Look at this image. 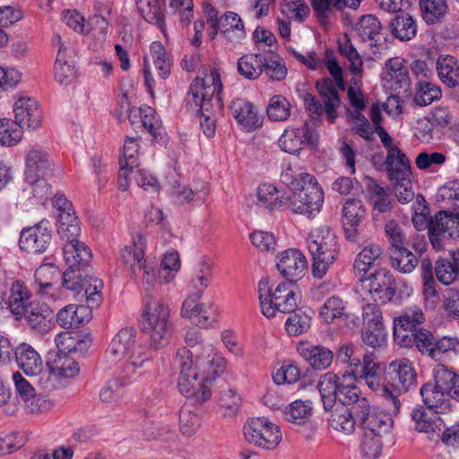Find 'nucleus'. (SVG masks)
I'll list each match as a JSON object with an SVG mask.
<instances>
[{"label": "nucleus", "instance_id": "obj_29", "mask_svg": "<svg viewBox=\"0 0 459 459\" xmlns=\"http://www.w3.org/2000/svg\"><path fill=\"white\" fill-rule=\"evenodd\" d=\"M67 243L63 247V255L68 268L81 270L91 260V249L82 242L74 239H65Z\"/></svg>", "mask_w": 459, "mask_h": 459}, {"label": "nucleus", "instance_id": "obj_45", "mask_svg": "<svg viewBox=\"0 0 459 459\" xmlns=\"http://www.w3.org/2000/svg\"><path fill=\"white\" fill-rule=\"evenodd\" d=\"M128 377L117 376L109 379L100 391V399L102 403H117L124 394V389L128 385Z\"/></svg>", "mask_w": 459, "mask_h": 459}, {"label": "nucleus", "instance_id": "obj_31", "mask_svg": "<svg viewBox=\"0 0 459 459\" xmlns=\"http://www.w3.org/2000/svg\"><path fill=\"white\" fill-rule=\"evenodd\" d=\"M299 351L309 365L317 370L330 367L333 359V352L322 345L301 344Z\"/></svg>", "mask_w": 459, "mask_h": 459}, {"label": "nucleus", "instance_id": "obj_9", "mask_svg": "<svg viewBox=\"0 0 459 459\" xmlns=\"http://www.w3.org/2000/svg\"><path fill=\"white\" fill-rule=\"evenodd\" d=\"M379 365L376 361L374 355H366L364 357V366L361 372H357L356 378L365 380L366 385L373 391H379L383 396L389 411L393 415H398L401 411L402 400L399 398V392L394 386L384 385L377 374Z\"/></svg>", "mask_w": 459, "mask_h": 459}, {"label": "nucleus", "instance_id": "obj_39", "mask_svg": "<svg viewBox=\"0 0 459 459\" xmlns=\"http://www.w3.org/2000/svg\"><path fill=\"white\" fill-rule=\"evenodd\" d=\"M440 80L450 88L458 85L459 63L452 56H440L437 61Z\"/></svg>", "mask_w": 459, "mask_h": 459}, {"label": "nucleus", "instance_id": "obj_16", "mask_svg": "<svg viewBox=\"0 0 459 459\" xmlns=\"http://www.w3.org/2000/svg\"><path fill=\"white\" fill-rule=\"evenodd\" d=\"M52 239L49 221L42 220L32 227L24 228L19 239L21 249L32 254L47 251Z\"/></svg>", "mask_w": 459, "mask_h": 459}, {"label": "nucleus", "instance_id": "obj_15", "mask_svg": "<svg viewBox=\"0 0 459 459\" xmlns=\"http://www.w3.org/2000/svg\"><path fill=\"white\" fill-rule=\"evenodd\" d=\"M366 209L362 201L349 199L342 207V227L345 238L352 243L361 245L365 242V236L360 228L362 221L366 218Z\"/></svg>", "mask_w": 459, "mask_h": 459}, {"label": "nucleus", "instance_id": "obj_60", "mask_svg": "<svg viewBox=\"0 0 459 459\" xmlns=\"http://www.w3.org/2000/svg\"><path fill=\"white\" fill-rule=\"evenodd\" d=\"M383 438L384 437L364 432L359 445L362 455L368 459L378 458L383 449Z\"/></svg>", "mask_w": 459, "mask_h": 459}, {"label": "nucleus", "instance_id": "obj_38", "mask_svg": "<svg viewBox=\"0 0 459 459\" xmlns=\"http://www.w3.org/2000/svg\"><path fill=\"white\" fill-rule=\"evenodd\" d=\"M419 264L417 256L404 246L392 249L390 265L393 269L404 274L412 273Z\"/></svg>", "mask_w": 459, "mask_h": 459}, {"label": "nucleus", "instance_id": "obj_41", "mask_svg": "<svg viewBox=\"0 0 459 459\" xmlns=\"http://www.w3.org/2000/svg\"><path fill=\"white\" fill-rule=\"evenodd\" d=\"M264 56L261 54H247L238 61V73L248 80H256L263 74Z\"/></svg>", "mask_w": 459, "mask_h": 459}, {"label": "nucleus", "instance_id": "obj_28", "mask_svg": "<svg viewBox=\"0 0 459 459\" xmlns=\"http://www.w3.org/2000/svg\"><path fill=\"white\" fill-rule=\"evenodd\" d=\"M404 63L403 58L399 56L390 58L385 62L383 80L390 82V88L403 89L405 91L408 90L410 78Z\"/></svg>", "mask_w": 459, "mask_h": 459}, {"label": "nucleus", "instance_id": "obj_8", "mask_svg": "<svg viewBox=\"0 0 459 459\" xmlns=\"http://www.w3.org/2000/svg\"><path fill=\"white\" fill-rule=\"evenodd\" d=\"M324 202V192L314 176H305V181L297 191L287 195V209L295 213L311 217L319 212Z\"/></svg>", "mask_w": 459, "mask_h": 459}, {"label": "nucleus", "instance_id": "obj_35", "mask_svg": "<svg viewBox=\"0 0 459 459\" xmlns=\"http://www.w3.org/2000/svg\"><path fill=\"white\" fill-rule=\"evenodd\" d=\"M152 354L147 349L143 347L134 349L122 366L123 376L128 377L130 381L132 376L142 375V369L150 364Z\"/></svg>", "mask_w": 459, "mask_h": 459}, {"label": "nucleus", "instance_id": "obj_26", "mask_svg": "<svg viewBox=\"0 0 459 459\" xmlns=\"http://www.w3.org/2000/svg\"><path fill=\"white\" fill-rule=\"evenodd\" d=\"M385 165L392 182L406 180L407 177H412L410 160L400 148H391L387 151Z\"/></svg>", "mask_w": 459, "mask_h": 459}, {"label": "nucleus", "instance_id": "obj_47", "mask_svg": "<svg viewBox=\"0 0 459 459\" xmlns=\"http://www.w3.org/2000/svg\"><path fill=\"white\" fill-rule=\"evenodd\" d=\"M59 271L54 264H41L35 271V282L39 286L38 292L41 295L47 294L53 285L57 282Z\"/></svg>", "mask_w": 459, "mask_h": 459}, {"label": "nucleus", "instance_id": "obj_42", "mask_svg": "<svg viewBox=\"0 0 459 459\" xmlns=\"http://www.w3.org/2000/svg\"><path fill=\"white\" fill-rule=\"evenodd\" d=\"M60 44L59 49L55 63V78L60 84L67 85L71 83L75 78L76 71L74 67L67 63L65 60L66 48L60 42L61 38L56 36Z\"/></svg>", "mask_w": 459, "mask_h": 459}, {"label": "nucleus", "instance_id": "obj_59", "mask_svg": "<svg viewBox=\"0 0 459 459\" xmlns=\"http://www.w3.org/2000/svg\"><path fill=\"white\" fill-rule=\"evenodd\" d=\"M267 115L271 120L284 121L290 116V105L281 95L273 96L267 107Z\"/></svg>", "mask_w": 459, "mask_h": 459}, {"label": "nucleus", "instance_id": "obj_51", "mask_svg": "<svg viewBox=\"0 0 459 459\" xmlns=\"http://www.w3.org/2000/svg\"><path fill=\"white\" fill-rule=\"evenodd\" d=\"M319 315L327 324H332L335 319L347 316L346 303L338 296L328 298L321 307Z\"/></svg>", "mask_w": 459, "mask_h": 459}, {"label": "nucleus", "instance_id": "obj_14", "mask_svg": "<svg viewBox=\"0 0 459 459\" xmlns=\"http://www.w3.org/2000/svg\"><path fill=\"white\" fill-rule=\"evenodd\" d=\"M362 287L378 300L385 304L394 299L396 293L395 280L390 271L380 268L368 276H359Z\"/></svg>", "mask_w": 459, "mask_h": 459}, {"label": "nucleus", "instance_id": "obj_30", "mask_svg": "<svg viewBox=\"0 0 459 459\" xmlns=\"http://www.w3.org/2000/svg\"><path fill=\"white\" fill-rule=\"evenodd\" d=\"M136 331L133 327L122 328L112 339L108 355L113 361H118L129 354L134 346Z\"/></svg>", "mask_w": 459, "mask_h": 459}, {"label": "nucleus", "instance_id": "obj_37", "mask_svg": "<svg viewBox=\"0 0 459 459\" xmlns=\"http://www.w3.org/2000/svg\"><path fill=\"white\" fill-rule=\"evenodd\" d=\"M30 298V294L23 282L15 281L12 284L8 306L16 318L22 317L26 312V308L30 304L29 302Z\"/></svg>", "mask_w": 459, "mask_h": 459}, {"label": "nucleus", "instance_id": "obj_64", "mask_svg": "<svg viewBox=\"0 0 459 459\" xmlns=\"http://www.w3.org/2000/svg\"><path fill=\"white\" fill-rule=\"evenodd\" d=\"M143 126L148 130V132L154 137L157 138L162 133L161 122L156 117L155 110L145 106L139 109Z\"/></svg>", "mask_w": 459, "mask_h": 459}, {"label": "nucleus", "instance_id": "obj_17", "mask_svg": "<svg viewBox=\"0 0 459 459\" xmlns=\"http://www.w3.org/2000/svg\"><path fill=\"white\" fill-rule=\"evenodd\" d=\"M25 178L29 184L41 178H48L54 171V163L48 154L39 147L30 149L25 159Z\"/></svg>", "mask_w": 459, "mask_h": 459}, {"label": "nucleus", "instance_id": "obj_62", "mask_svg": "<svg viewBox=\"0 0 459 459\" xmlns=\"http://www.w3.org/2000/svg\"><path fill=\"white\" fill-rule=\"evenodd\" d=\"M425 321V316L419 307H409L403 314L394 318V323L403 325L411 329H419Z\"/></svg>", "mask_w": 459, "mask_h": 459}, {"label": "nucleus", "instance_id": "obj_58", "mask_svg": "<svg viewBox=\"0 0 459 459\" xmlns=\"http://www.w3.org/2000/svg\"><path fill=\"white\" fill-rule=\"evenodd\" d=\"M103 287L102 281L90 275L83 276V288L84 296L86 298L87 306L91 307H98L101 302L100 290Z\"/></svg>", "mask_w": 459, "mask_h": 459}, {"label": "nucleus", "instance_id": "obj_4", "mask_svg": "<svg viewBox=\"0 0 459 459\" xmlns=\"http://www.w3.org/2000/svg\"><path fill=\"white\" fill-rule=\"evenodd\" d=\"M356 380L354 374L337 375L327 372L322 375L317 388L325 410H332L337 400L342 404H350L351 407L360 404L361 400H368L360 396V390L356 385Z\"/></svg>", "mask_w": 459, "mask_h": 459}, {"label": "nucleus", "instance_id": "obj_12", "mask_svg": "<svg viewBox=\"0 0 459 459\" xmlns=\"http://www.w3.org/2000/svg\"><path fill=\"white\" fill-rule=\"evenodd\" d=\"M204 12L211 30V39H214L219 30L230 41H239L245 38L243 22L236 13L227 12L218 18L217 11L211 5L206 6Z\"/></svg>", "mask_w": 459, "mask_h": 459}, {"label": "nucleus", "instance_id": "obj_13", "mask_svg": "<svg viewBox=\"0 0 459 459\" xmlns=\"http://www.w3.org/2000/svg\"><path fill=\"white\" fill-rule=\"evenodd\" d=\"M459 237V216L438 212L429 222V238L436 250L444 247V240Z\"/></svg>", "mask_w": 459, "mask_h": 459}, {"label": "nucleus", "instance_id": "obj_55", "mask_svg": "<svg viewBox=\"0 0 459 459\" xmlns=\"http://www.w3.org/2000/svg\"><path fill=\"white\" fill-rule=\"evenodd\" d=\"M441 89L434 83L420 80L418 83L414 101L419 106H428L441 98Z\"/></svg>", "mask_w": 459, "mask_h": 459}, {"label": "nucleus", "instance_id": "obj_52", "mask_svg": "<svg viewBox=\"0 0 459 459\" xmlns=\"http://www.w3.org/2000/svg\"><path fill=\"white\" fill-rule=\"evenodd\" d=\"M178 422L181 433L190 437L199 429L201 418L195 408L184 405L178 413Z\"/></svg>", "mask_w": 459, "mask_h": 459}, {"label": "nucleus", "instance_id": "obj_43", "mask_svg": "<svg viewBox=\"0 0 459 459\" xmlns=\"http://www.w3.org/2000/svg\"><path fill=\"white\" fill-rule=\"evenodd\" d=\"M392 34L400 40H410L417 33V25L409 14L395 16L389 24Z\"/></svg>", "mask_w": 459, "mask_h": 459}, {"label": "nucleus", "instance_id": "obj_63", "mask_svg": "<svg viewBox=\"0 0 459 459\" xmlns=\"http://www.w3.org/2000/svg\"><path fill=\"white\" fill-rule=\"evenodd\" d=\"M362 340L365 344L372 348H381L385 345L386 333L384 325H368V329L362 333Z\"/></svg>", "mask_w": 459, "mask_h": 459}, {"label": "nucleus", "instance_id": "obj_25", "mask_svg": "<svg viewBox=\"0 0 459 459\" xmlns=\"http://www.w3.org/2000/svg\"><path fill=\"white\" fill-rule=\"evenodd\" d=\"M19 368L28 376H37L43 371L44 364L39 353L30 344L21 343L15 349Z\"/></svg>", "mask_w": 459, "mask_h": 459}, {"label": "nucleus", "instance_id": "obj_20", "mask_svg": "<svg viewBox=\"0 0 459 459\" xmlns=\"http://www.w3.org/2000/svg\"><path fill=\"white\" fill-rule=\"evenodd\" d=\"M277 268L284 278L290 282L296 281L304 275L307 262L299 250L290 248L281 253Z\"/></svg>", "mask_w": 459, "mask_h": 459}, {"label": "nucleus", "instance_id": "obj_33", "mask_svg": "<svg viewBox=\"0 0 459 459\" xmlns=\"http://www.w3.org/2000/svg\"><path fill=\"white\" fill-rule=\"evenodd\" d=\"M366 355L368 354L363 353L359 347L351 343H343L336 351V360L348 367L350 371L346 373L356 374L357 372H361Z\"/></svg>", "mask_w": 459, "mask_h": 459}, {"label": "nucleus", "instance_id": "obj_21", "mask_svg": "<svg viewBox=\"0 0 459 459\" xmlns=\"http://www.w3.org/2000/svg\"><path fill=\"white\" fill-rule=\"evenodd\" d=\"M146 237L143 233H137L132 239V243L125 246L120 251V257L125 266L135 277L137 270L147 263L144 258Z\"/></svg>", "mask_w": 459, "mask_h": 459}, {"label": "nucleus", "instance_id": "obj_22", "mask_svg": "<svg viewBox=\"0 0 459 459\" xmlns=\"http://www.w3.org/2000/svg\"><path fill=\"white\" fill-rule=\"evenodd\" d=\"M435 275L445 286L459 287V248L449 251L447 257H439L435 262Z\"/></svg>", "mask_w": 459, "mask_h": 459}, {"label": "nucleus", "instance_id": "obj_32", "mask_svg": "<svg viewBox=\"0 0 459 459\" xmlns=\"http://www.w3.org/2000/svg\"><path fill=\"white\" fill-rule=\"evenodd\" d=\"M382 26L378 19L371 14L363 15L356 24L355 31L362 41L376 47L384 39L381 33Z\"/></svg>", "mask_w": 459, "mask_h": 459}, {"label": "nucleus", "instance_id": "obj_24", "mask_svg": "<svg viewBox=\"0 0 459 459\" xmlns=\"http://www.w3.org/2000/svg\"><path fill=\"white\" fill-rule=\"evenodd\" d=\"M23 316L30 326L41 334L50 331L55 317L54 311L48 305L39 303L30 304Z\"/></svg>", "mask_w": 459, "mask_h": 459}, {"label": "nucleus", "instance_id": "obj_49", "mask_svg": "<svg viewBox=\"0 0 459 459\" xmlns=\"http://www.w3.org/2000/svg\"><path fill=\"white\" fill-rule=\"evenodd\" d=\"M259 202L270 210L287 209V195L279 196L277 188L272 184H263L258 187Z\"/></svg>", "mask_w": 459, "mask_h": 459}, {"label": "nucleus", "instance_id": "obj_27", "mask_svg": "<svg viewBox=\"0 0 459 459\" xmlns=\"http://www.w3.org/2000/svg\"><path fill=\"white\" fill-rule=\"evenodd\" d=\"M56 323L65 329L78 328L88 323L91 318V310L89 307L70 304L56 314Z\"/></svg>", "mask_w": 459, "mask_h": 459}, {"label": "nucleus", "instance_id": "obj_44", "mask_svg": "<svg viewBox=\"0 0 459 459\" xmlns=\"http://www.w3.org/2000/svg\"><path fill=\"white\" fill-rule=\"evenodd\" d=\"M382 249L377 245H369L365 247L357 255L353 270L359 276L366 275L374 263L381 256Z\"/></svg>", "mask_w": 459, "mask_h": 459}, {"label": "nucleus", "instance_id": "obj_56", "mask_svg": "<svg viewBox=\"0 0 459 459\" xmlns=\"http://www.w3.org/2000/svg\"><path fill=\"white\" fill-rule=\"evenodd\" d=\"M263 73L271 81H282L287 76L288 70L281 57L272 54L269 56H264Z\"/></svg>", "mask_w": 459, "mask_h": 459}, {"label": "nucleus", "instance_id": "obj_48", "mask_svg": "<svg viewBox=\"0 0 459 459\" xmlns=\"http://www.w3.org/2000/svg\"><path fill=\"white\" fill-rule=\"evenodd\" d=\"M81 228L74 210L58 212L57 233L63 239H74L80 235Z\"/></svg>", "mask_w": 459, "mask_h": 459}, {"label": "nucleus", "instance_id": "obj_1", "mask_svg": "<svg viewBox=\"0 0 459 459\" xmlns=\"http://www.w3.org/2000/svg\"><path fill=\"white\" fill-rule=\"evenodd\" d=\"M175 361L179 368L178 391L195 403L208 401L212 396L211 385L225 369L226 359L213 345L204 343L195 351L179 348Z\"/></svg>", "mask_w": 459, "mask_h": 459}, {"label": "nucleus", "instance_id": "obj_5", "mask_svg": "<svg viewBox=\"0 0 459 459\" xmlns=\"http://www.w3.org/2000/svg\"><path fill=\"white\" fill-rule=\"evenodd\" d=\"M307 244L313 258V274L323 278L339 253L336 234L330 226L320 225L310 231Z\"/></svg>", "mask_w": 459, "mask_h": 459}, {"label": "nucleus", "instance_id": "obj_10", "mask_svg": "<svg viewBox=\"0 0 459 459\" xmlns=\"http://www.w3.org/2000/svg\"><path fill=\"white\" fill-rule=\"evenodd\" d=\"M358 425L364 432L378 437L388 435L393 429V419L390 413L378 411L368 400H361L360 404L354 407Z\"/></svg>", "mask_w": 459, "mask_h": 459}, {"label": "nucleus", "instance_id": "obj_40", "mask_svg": "<svg viewBox=\"0 0 459 459\" xmlns=\"http://www.w3.org/2000/svg\"><path fill=\"white\" fill-rule=\"evenodd\" d=\"M283 415L287 421L296 424H306L312 415V403L310 401L296 400L285 406Z\"/></svg>", "mask_w": 459, "mask_h": 459}, {"label": "nucleus", "instance_id": "obj_23", "mask_svg": "<svg viewBox=\"0 0 459 459\" xmlns=\"http://www.w3.org/2000/svg\"><path fill=\"white\" fill-rule=\"evenodd\" d=\"M230 109L234 118L247 130L253 131L262 126V119L251 102L243 99H235Z\"/></svg>", "mask_w": 459, "mask_h": 459}, {"label": "nucleus", "instance_id": "obj_18", "mask_svg": "<svg viewBox=\"0 0 459 459\" xmlns=\"http://www.w3.org/2000/svg\"><path fill=\"white\" fill-rule=\"evenodd\" d=\"M15 123L19 128L36 129L41 125L42 112L37 100L30 97H20L13 105Z\"/></svg>", "mask_w": 459, "mask_h": 459}, {"label": "nucleus", "instance_id": "obj_34", "mask_svg": "<svg viewBox=\"0 0 459 459\" xmlns=\"http://www.w3.org/2000/svg\"><path fill=\"white\" fill-rule=\"evenodd\" d=\"M358 424L354 407L351 409L341 407L334 410L328 419V425L333 429L343 433L345 435H351L355 431V426Z\"/></svg>", "mask_w": 459, "mask_h": 459}, {"label": "nucleus", "instance_id": "obj_2", "mask_svg": "<svg viewBox=\"0 0 459 459\" xmlns=\"http://www.w3.org/2000/svg\"><path fill=\"white\" fill-rule=\"evenodd\" d=\"M222 83L215 68H205L203 77H196L190 85L188 102L200 113V126L207 137L215 134V108H220Z\"/></svg>", "mask_w": 459, "mask_h": 459}, {"label": "nucleus", "instance_id": "obj_61", "mask_svg": "<svg viewBox=\"0 0 459 459\" xmlns=\"http://www.w3.org/2000/svg\"><path fill=\"white\" fill-rule=\"evenodd\" d=\"M459 353V339L455 336H443L436 340L431 359L441 360L444 355Z\"/></svg>", "mask_w": 459, "mask_h": 459}, {"label": "nucleus", "instance_id": "obj_6", "mask_svg": "<svg viewBox=\"0 0 459 459\" xmlns=\"http://www.w3.org/2000/svg\"><path fill=\"white\" fill-rule=\"evenodd\" d=\"M260 307L263 315L273 317L276 312L291 313L296 309L297 297L290 281H281L275 288L270 285L268 278L258 282Z\"/></svg>", "mask_w": 459, "mask_h": 459}, {"label": "nucleus", "instance_id": "obj_7", "mask_svg": "<svg viewBox=\"0 0 459 459\" xmlns=\"http://www.w3.org/2000/svg\"><path fill=\"white\" fill-rule=\"evenodd\" d=\"M170 309L167 304L150 299L143 312V331L150 336V345L154 349L165 346L172 333L169 321Z\"/></svg>", "mask_w": 459, "mask_h": 459}, {"label": "nucleus", "instance_id": "obj_53", "mask_svg": "<svg viewBox=\"0 0 459 459\" xmlns=\"http://www.w3.org/2000/svg\"><path fill=\"white\" fill-rule=\"evenodd\" d=\"M150 53L159 75L165 79L170 74L171 60L160 42H152L150 46Z\"/></svg>", "mask_w": 459, "mask_h": 459}, {"label": "nucleus", "instance_id": "obj_3", "mask_svg": "<svg viewBox=\"0 0 459 459\" xmlns=\"http://www.w3.org/2000/svg\"><path fill=\"white\" fill-rule=\"evenodd\" d=\"M432 374L433 383L420 387L422 401L436 413H447L452 411L453 401L459 403V375L443 364L436 365Z\"/></svg>", "mask_w": 459, "mask_h": 459}, {"label": "nucleus", "instance_id": "obj_19", "mask_svg": "<svg viewBox=\"0 0 459 459\" xmlns=\"http://www.w3.org/2000/svg\"><path fill=\"white\" fill-rule=\"evenodd\" d=\"M390 374L393 375V383L389 385L394 386L399 392V398L402 399V395L411 387H414L417 382V374L412 363L408 359H396L389 365Z\"/></svg>", "mask_w": 459, "mask_h": 459}, {"label": "nucleus", "instance_id": "obj_46", "mask_svg": "<svg viewBox=\"0 0 459 459\" xmlns=\"http://www.w3.org/2000/svg\"><path fill=\"white\" fill-rule=\"evenodd\" d=\"M48 366L50 373L56 377L71 378L79 373L77 362L66 354L58 353Z\"/></svg>", "mask_w": 459, "mask_h": 459}, {"label": "nucleus", "instance_id": "obj_54", "mask_svg": "<svg viewBox=\"0 0 459 459\" xmlns=\"http://www.w3.org/2000/svg\"><path fill=\"white\" fill-rule=\"evenodd\" d=\"M420 277L423 282V294L427 298L437 297V282L435 280V265L429 258L420 262Z\"/></svg>", "mask_w": 459, "mask_h": 459}, {"label": "nucleus", "instance_id": "obj_36", "mask_svg": "<svg viewBox=\"0 0 459 459\" xmlns=\"http://www.w3.org/2000/svg\"><path fill=\"white\" fill-rule=\"evenodd\" d=\"M164 4L161 0H147L137 6L138 13L149 23L156 25L166 37Z\"/></svg>", "mask_w": 459, "mask_h": 459}, {"label": "nucleus", "instance_id": "obj_57", "mask_svg": "<svg viewBox=\"0 0 459 459\" xmlns=\"http://www.w3.org/2000/svg\"><path fill=\"white\" fill-rule=\"evenodd\" d=\"M304 144L303 132L299 128H288L279 139V146L288 153H298Z\"/></svg>", "mask_w": 459, "mask_h": 459}, {"label": "nucleus", "instance_id": "obj_50", "mask_svg": "<svg viewBox=\"0 0 459 459\" xmlns=\"http://www.w3.org/2000/svg\"><path fill=\"white\" fill-rule=\"evenodd\" d=\"M422 19L428 24L438 22L447 11L446 0H420Z\"/></svg>", "mask_w": 459, "mask_h": 459}, {"label": "nucleus", "instance_id": "obj_11", "mask_svg": "<svg viewBox=\"0 0 459 459\" xmlns=\"http://www.w3.org/2000/svg\"><path fill=\"white\" fill-rule=\"evenodd\" d=\"M246 440L255 446L273 450L281 440L280 428L265 418H253L243 428Z\"/></svg>", "mask_w": 459, "mask_h": 459}]
</instances>
